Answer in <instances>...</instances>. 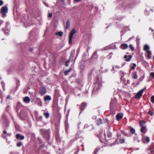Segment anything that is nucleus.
I'll return each mask as SVG.
<instances>
[{"instance_id": "9b49d317", "label": "nucleus", "mask_w": 154, "mask_h": 154, "mask_svg": "<svg viewBox=\"0 0 154 154\" xmlns=\"http://www.w3.org/2000/svg\"><path fill=\"white\" fill-rule=\"evenodd\" d=\"M128 48V45L125 44H122L120 46V48L123 50L126 49Z\"/></svg>"}, {"instance_id": "7ed1b4c3", "label": "nucleus", "mask_w": 154, "mask_h": 154, "mask_svg": "<svg viewBox=\"0 0 154 154\" xmlns=\"http://www.w3.org/2000/svg\"><path fill=\"white\" fill-rule=\"evenodd\" d=\"M146 89L145 87L144 89L141 90L137 93L135 95V98H140L142 96L143 93V92L144 90Z\"/></svg>"}, {"instance_id": "0eeeda50", "label": "nucleus", "mask_w": 154, "mask_h": 154, "mask_svg": "<svg viewBox=\"0 0 154 154\" xmlns=\"http://www.w3.org/2000/svg\"><path fill=\"white\" fill-rule=\"evenodd\" d=\"M46 88L43 87L40 89L39 93L42 96L46 93Z\"/></svg>"}, {"instance_id": "4468645a", "label": "nucleus", "mask_w": 154, "mask_h": 154, "mask_svg": "<svg viewBox=\"0 0 154 154\" xmlns=\"http://www.w3.org/2000/svg\"><path fill=\"white\" fill-rule=\"evenodd\" d=\"M139 122L140 126L141 128L145 126L144 125L146 123V122L144 120H140Z\"/></svg>"}, {"instance_id": "052dcab7", "label": "nucleus", "mask_w": 154, "mask_h": 154, "mask_svg": "<svg viewBox=\"0 0 154 154\" xmlns=\"http://www.w3.org/2000/svg\"><path fill=\"white\" fill-rule=\"evenodd\" d=\"M152 32H153V29H152Z\"/></svg>"}, {"instance_id": "393cba45", "label": "nucleus", "mask_w": 154, "mask_h": 154, "mask_svg": "<svg viewBox=\"0 0 154 154\" xmlns=\"http://www.w3.org/2000/svg\"><path fill=\"white\" fill-rule=\"evenodd\" d=\"M63 32H56L55 34L56 35H59L60 36H62L63 35Z\"/></svg>"}, {"instance_id": "2eb2a0df", "label": "nucleus", "mask_w": 154, "mask_h": 154, "mask_svg": "<svg viewBox=\"0 0 154 154\" xmlns=\"http://www.w3.org/2000/svg\"><path fill=\"white\" fill-rule=\"evenodd\" d=\"M122 7L125 9L127 8L130 7V5L126 2H123L122 4Z\"/></svg>"}, {"instance_id": "a18cd8bd", "label": "nucleus", "mask_w": 154, "mask_h": 154, "mask_svg": "<svg viewBox=\"0 0 154 154\" xmlns=\"http://www.w3.org/2000/svg\"><path fill=\"white\" fill-rule=\"evenodd\" d=\"M52 16V14L51 13H49L48 14V17H51Z\"/></svg>"}, {"instance_id": "72a5a7b5", "label": "nucleus", "mask_w": 154, "mask_h": 154, "mask_svg": "<svg viewBox=\"0 0 154 154\" xmlns=\"http://www.w3.org/2000/svg\"><path fill=\"white\" fill-rule=\"evenodd\" d=\"M112 55V52H111L109 54L107 57H109V58L110 59L111 58Z\"/></svg>"}, {"instance_id": "8fccbe9b", "label": "nucleus", "mask_w": 154, "mask_h": 154, "mask_svg": "<svg viewBox=\"0 0 154 154\" xmlns=\"http://www.w3.org/2000/svg\"><path fill=\"white\" fill-rule=\"evenodd\" d=\"M69 65L68 63L67 62H65V66H68Z\"/></svg>"}, {"instance_id": "49530a36", "label": "nucleus", "mask_w": 154, "mask_h": 154, "mask_svg": "<svg viewBox=\"0 0 154 154\" xmlns=\"http://www.w3.org/2000/svg\"><path fill=\"white\" fill-rule=\"evenodd\" d=\"M117 137L118 139L119 138H120L119 137L121 136V134H117Z\"/></svg>"}, {"instance_id": "f3484780", "label": "nucleus", "mask_w": 154, "mask_h": 154, "mask_svg": "<svg viewBox=\"0 0 154 154\" xmlns=\"http://www.w3.org/2000/svg\"><path fill=\"white\" fill-rule=\"evenodd\" d=\"M103 123V121L100 118H99V120L97 121V125L98 126H99L100 125L102 124Z\"/></svg>"}, {"instance_id": "a19ab883", "label": "nucleus", "mask_w": 154, "mask_h": 154, "mask_svg": "<svg viewBox=\"0 0 154 154\" xmlns=\"http://www.w3.org/2000/svg\"><path fill=\"white\" fill-rule=\"evenodd\" d=\"M150 76L154 78V72H151L150 73Z\"/></svg>"}, {"instance_id": "39448f33", "label": "nucleus", "mask_w": 154, "mask_h": 154, "mask_svg": "<svg viewBox=\"0 0 154 154\" xmlns=\"http://www.w3.org/2000/svg\"><path fill=\"white\" fill-rule=\"evenodd\" d=\"M104 136L106 137V135L107 136L106 137H105L106 140H109L112 136V133L110 131H107L106 134H104Z\"/></svg>"}, {"instance_id": "9d476101", "label": "nucleus", "mask_w": 154, "mask_h": 154, "mask_svg": "<svg viewBox=\"0 0 154 154\" xmlns=\"http://www.w3.org/2000/svg\"><path fill=\"white\" fill-rule=\"evenodd\" d=\"M147 131V128L145 126L143 127H141L140 129V131L142 133H146Z\"/></svg>"}, {"instance_id": "f03ea898", "label": "nucleus", "mask_w": 154, "mask_h": 154, "mask_svg": "<svg viewBox=\"0 0 154 154\" xmlns=\"http://www.w3.org/2000/svg\"><path fill=\"white\" fill-rule=\"evenodd\" d=\"M102 85V83L101 81H97L95 83V86L94 88V91L97 90H99Z\"/></svg>"}, {"instance_id": "1a4fd4ad", "label": "nucleus", "mask_w": 154, "mask_h": 154, "mask_svg": "<svg viewBox=\"0 0 154 154\" xmlns=\"http://www.w3.org/2000/svg\"><path fill=\"white\" fill-rule=\"evenodd\" d=\"M132 57L131 55H129L128 56L125 55L124 56V58L125 59V61L127 62H129L131 59Z\"/></svg>"}, {"instance_id": "5fc2aeb1", "label": "nucleus", "mask_w": 154, "mask_h": 154, "mask_svg": "<svg viewBox=\"0 0 154 154\" xmlns=\"http://www.w3.org/2000/svg\"><path fill=\"white\" fill-rule=\"evenodd\" d=\"M144 134H145L144 133H142L141 134V135L143 137V136H144Z\"/></svg>"}, {"instance_id": "423d86ee", "label": "nucleus", "mask_w": 154, "mask_h": 154, "mask_svg": "<svg viewBox=\"0 0 154 154\" xmlns=\"http://www.w3.org/2000/svg\"><path fill=\"white\" fill-rule=\"evenodd\" d=\"M50 131L49 130H48L43 131V135L44 137L46 139H48L50 136Z\"/></svg>"}, {"instance_id": "603ef678", "label": "nucleus", "mask_w": 154, "mask_h": 154, "mask_svg": "<svg viewBox=\"0 0 154 154\" xmlns=\"http://www.w3.org/2000/svg\"><path fill=\"white\" fill-rule=\"evenodd\" d=\"M140 82L138 80V82H137V83L136 84V85H139V84Z\"/></svg>"}, {"instance_id": "680f3d73", "label": "nucleus", "mask_w": 154, "mask_h": 154, "mask_svg": "<svg viewBox=\"0 0 154 154\" xmlns=\"http://www.w3.org/2000/svg\"><path fill=\"white\" fill-rule=\"evenodd\" d=\"M59 150H61V149H59Z\"/></svg>"}, {"instance_id": "09e8293b", "label": "nucleus", "mask_w": 154, "mask_h": 154, "mask_svg": "<svg viewBox=\"0 0 154 154\" xmlns=\"http://www.w3.org/2000/svg\"><path fill=\"white\" fill-rule=\"evenodd\" d=\"M3 133L5 134H7V132L6 131H5V130H4L3 131Z\"/></svg>"}, {"instance_id": "58836bf2", "label": "nucleus", "mask_w": 154, "mask_h": 154, "mask_svg": "<svg viewBox=\"0 0 154 154\" xmlns=\"http://www.w3.org/2000/svg\"><path fill=\"white\" fill-rule=\"evenodd\" d=\"M129 48H131L132 51H134V48L131 45H129Z\"/></svg>"}, {"instance_id": "e2e57ef3", "label": "nucleus", "mask_w": 154, "mask_h": 154, "mask_svg": "<svg viewBox=\"0 0 154 154\" xmlns=\"http://www.w3.org/2000/svg\"><path fill=\"white\" fill-rule=\"evenodd\" d=\"M127 54H128V52H127Z\"/></svg>"}, {"instance_id": "0e129e2a", "label": "nucleus", "mask_w": 154, "mask_h": 154, "mask_svg": "<svg viewBox=\"0 0 154 154\" xmlns=\"http://www.w3.org/2000/svg\"><path fill=\"white\" fill-rule=\"evenodd\" d=\"M9 98V96H8V97H7V98Z\"/></svg>"}, {"instance_id": "20e7f679", "label": "nucleus", "mask_w": 154, "mask_h": 154, "mask_svg": "<svg viewBox=\"0 0 154 154\" xmlns=\"http://www.w3.org/2000/svg\"><path fill=\"white\" fill-rule=\"evenodd\" d=\"M8 9L7 6L2 7L0 10V13L5 14L8 12Z\"/></svg>"}, {"instance_id": "c03bdc74", "label": "nucleus", "mask_w": 154, "mask_h": 154, "mask_svg": "<svg viewBox=\"0 0 154 154\" xmlns=\"http://www.w3.org/2000/svg\"><path fill=\"white\" fill-rule=\"evenodd\" d=\"M60 1L62 3V4L63 5H64L65 3H64V0H60Z\"/></svg>"}, {"instance_id": "ddd939ff", "label": "nucleus", "mask_w": 154, "mask_h": 154, "mask_svg": "<svg viewBox=\"0 0 154 154\" xmlns=\"http://www.w3.org/2000/svg\"><path fill=\"white\" fill-rule=\"evenodd\" d=\"M132 78L134 79H137L138 78L137 73L136 72H133L131 74Z\"/></svg>"}, {"instance_id": "338daca9", "label": "nucleus", "mask_w": 154, "mask_h": 154, "mask_svg": "<svg viewBox=\"0 0 154 154\" xmlns=\"http://www.w3.org/2000/svg\"><path fill=\"white\" fill-rule=\"evenodd\" d=\"M9 98V96H8V97H7V98Z\"/></svg>"}, {"instance_id": "cd10ccee", "label": "nucleus", "mask_w": 154, "mask_h": 154, "mask_svg": "<svg viewBox=\"0 0 154 154\" xmlns=\"http://www.w3.org/2000/svg\"><path fill=\"white\" fill-rule=\"evenodd\" d=\"M121 132L125 136L128 137L129 136L128 134L127 133H126L125 132V131H124L122 130L121 131Z\"/></svg>"}, {"instance_id": "2f4dec72", "label": "nucleus", "mask_w": 154, "mask_h": 154, "mask_svg": "<svg viewBox=\"0 0 154 154\" xmlns=\"http://www.w3.org/2000/svg\"><path fill=\"white\" fill-rule=\"evenodd\" d=\"M119 142L121 143H125V140L124 139H121L120 138H119Z\"/></svg>"}, {"instance_id": "3c124183", "label": "nucleus", "mask_w": 154, "mask_h": 154, "mask_svg": "<svg viewBox=\"0 0 154 154\" xmlns=\"http://www.w3.org/2000/svg\"><path fill=\"white\" fill-rule=\"evenodd\" d=\"M70 61V59L68 60L66 62L69 63Z\"/></svg>"}, {"instance_id": "bf43d9fd", "label": "nucleus", "mask_w": 154, "mask_h": 154, "mask_svg": "<svg viewBox=\"0 0 154 154\" xmlns=\"http://www.w3.org/2000/svg\"><path fill=\"white\" fill-rule=\"evenodd\" d=\"M154 152V151H153V150H152V151H151V152Z\"/></svg>"}, {"instance_id": "ea45409f", "label": "nucleus", "mask_w": 154, "mask_h": 154, "mask_svg": "<svg viewBox=\"0 0 154 154\" xmlns=\"http://www.w3.org/2000/svg\"><path fill=\"white\" fill-rule=\"evenodd\" d=\"M3 4V2L2 0H0V6L2 5Z\"/></svg>"}, {"instance_id": "69168bd1", "label": "nucleus", "mask_w": 154, "mask_h": 154, "mask_svg": "<svg viewBox=\"0 0 154 154\" xmlns=\"http://www.w3.org/2000/svg\"><path fill=\"white\" fill-rule=\"evenodd\" d=\"M9 98V96H8V97H7V98Z\"/></svg>"}, {"instance_id": "4be33fe9", "label": "nucleus", "mask_w": 154, "mask_h": 154, "mask_svg": "<svg viewBox=\"0 0 154 154\" xmlns=\"http://www.w3.org/2000/svg\"><path fill=\"white\" fill-rule=\"evenodd\" d=\"M149 49V46L147 45H145L144 46L143 49L145 51H148Z\"/></svg>"}, {"instance_id": "5701e85b", "label": "nucleus", "mask_w": 154, "mask_h": 154, "mask_svg": "<svg viewBox=\"0 0 154 154\" xmlns=\"http://www.w3.org/2000/svg\"><path fill=\"white\" fill-rule=\"evenodd\" d=\"M147 53L148 54V55L147 56L148 58L149 59H151V51L149 50H148L147 51Z\"/></svg>"}, {"instance_id": "b1692460", "label": "nucleus", "mask_w": 154, "mask_h": 154, "mask_svg": "<svg viewBox=\"0 0 154 154\" xmlns=\"http://www.w3.org/2000/svg\"><path fill=\"white\" fill-rule=\"evenodd\" d=\"M114 105L113 103V101H111L110 103V109L111 111L113 110V107Z\"/></svg>"}, {"instance_id": "f8f14e48", "label": "nucleus", "mask_w": 154, "mask_h": 154, "mask_svg": "<svg viewBox=\"0 0 154 154\" xmlns=\"http://www.w3.org/2000/svg\"><path fill=\"white\" fill-rule=\"evenodd\" d=\"M16 137L17 139H19L21 140H23L25 138L24 136H21L19 134H16Z\"/></svg>"}, {"instance_id": "bb28decb", "label": "nucleus", "mask_w": 154, "mask_h": 154, "mask_svg": "<svg viewBox=\"0 0 154 154\" xmlns=\"http://www.w3.org/2000/svg\"><path fill=\"white\" fill-rule=\"evenodd\" d=\"M71 69L70 68L69 69L67 70H66V71H65V72H64V74L65 75H68V73L69 72H70L71 71Z\"/></svg>"}, {"instance_id": "79ce46f5", "label": "nucleus", "mask_w": 154, "mask_h": 154, "mask_svg": "<svg viewBox=\"0 0 154 154\" xmlns=\"http://www.w3.org/2000/svg\"><path fill=\"white\" fill-rule=\"evenodd\" d=\"M105 122L108 124V125L109 124V120L108 119H105Z\"/></svg>"}, {"instance_id": "c85d7f7f", "label": "nucleus", "mask_w": 154, "mask_h": 154, "mask_svg": "<svg viewBox=\"0 0 154 154\" xmlns=\"http://www.w3.org/2000/svg\"><path fill=\"white\" fill-rule=\"evenodd\" d=\"M130 131L132 134H134L135 133V130L132 127L130 128Z\"/></svg>"}, {"instance_id": "7c9ffc66", "label": "nucleus", "mask_w": 154, "mask_h": 154, "mask_svg": "<svg viewBox=\"0 0 154 154\" xmlns=\"http://www.w3.org/2000/svg\"><path fill=\"white\" fill-rule=\"evenodd\" d=\"M133 66H130L131 67L130 68L132 69H134L135 68V67L136 66V64L134 63H133Z\"/></svg>"}, {"instance_id": "a211bd4d", "label": "nucleus", "mask_w": 154, "mask_h": 154, "mask_svg": "<svg viewBox=\"0 0 154 154\" xmlns=\"http://www.w3.org/2000/svg\"><path fill=\"white\" fill-rule=\"evenodd\" d=\"M51 99V97L48 95L46 96L44 98V100L45 101H47L48 100H50Z\"/></svg>"}, {"instance_id": "e433bc0d", "label": "nucleus", "mask_w": 154, "mask_h": 154, "mask_svg": "<svg viewBox=\"0 0 154 154\" xmlns=\"http://www.w3.org/2000/svg\"><path fill=\"white\" fill-rule=\"evenodd\" d=\"M151 101L152 103H154V96H152L151 97Z\"/></svg>"}, {"instance_id": "4c0bfd02", "label": "nucleus", "mask_w": 154, "mask_h": 154, "mask_svg": "<svg viewBox=\"0 0 154 154\" xmlns=\"http://www.w3.org/2000/svg\"><path fill=\"white\" fill-rule=\"evenodd\" d=\"M148 113L151 116H152L153 115V112L150 110L149 111Z\"/></svg>"}, {"instance_id": "de8ad7c7", "label": "nucleus", "mask_w": 154, "mask_h": 154, "mask_svg": "<svg viewBox=\"0 0 154 154\" xmlns=\"http://www.w3.org/2000/svg\"><path fill=\"white\" fill-rule=\"evenodd\" d=\"M97 153V151L96 149H95L94 151L92 154H96Z\"/></svg>"}, {"instance_id": "864d4df0", "label": "nucleus", "mask_w": 154, "mask_h": 154, "mask_svg": "<svg viewBox=\"0 0 154 154\" xmlns=\"http://www.w3.org/2000/svg\"><path fill=\"white\" fill-rule=\"evenodd\" d=\"M44 4L47 6H48V4L46 3H45V2H44Z\"/></svg>"}, {"instance_id": "6ab92c4d", "label": "nucleus", "mask_w": 154, "mask_h": 154, "mask_svg": "<svg viewBox=\"0 0 154 154\" xmlns=\"http://www.w3.org/2000/svg\"><path fill=\"white\" fill-rule=\"evenodd\" d=\"M66 29H69L70 27V21L68 20L67 21L66 24Z\"/></svg>"}, {"instance_id": "dca6fc26", "label": "nucleus", "mask_w": 154, "mask_h": 154, "mask_svg": "<svg viewBox=\"0 0 154 154\" xmlns=\"http://www.w3.org/2000/svg\"><path fill=\"white\" fill-rule=\"evenodd\" d=\"M23 101L26 103H29L30 101V99L28 97H26L23 100Z\"/></svg>"}, {"instance_id": "c9c22d12", "label": "nucleus", "mask_w": 154, "mask_h": 154, "mask_svg": "<svg viewBox=\"0 0 154 154\" xmlns=\"http://www.w3.org/2000/svg\"><path fill=\"white\" fill-rule=\"evenodd\" d=\"M145 140L146 142L149 143L150 141V139L149 137H146L145 138Z\"/></svg>"}, {"instance_id": "13d9d810", "label": "nucleus", "mask_w": 154, "mask_h": 154, "mask_svg": "<svg viewBox=\"0 0 154 154\" xmlns=\"http://www.w3.org/2000/svg\"><path fill=\"white\" fill-rule=\"evenodd\" d=\"M3 22L2 21H0V25L1 24H2V23Z\"/></svg>"}, {"instance_id": "f704fd0d", "label": "nucleus", "mask_w": 154, "mask_h": 154, "mask_svg": "<svg viewBox=\"0 0 154 154\" xmlns=\"http://www.w3.org/2000/svg\"><path fill=\"white\" fill-rule=\"evenodd\" d=\"M22 145V143L21 142H20L17 143V147H20Z\"/></svg>"}, {"instance_id": "6e6d98bb", "label": "nucleus", "mask_w": 154, "mask_h": 154, "mask_svg": "<svg viewBox=\"0 0 154 154\" xmlns=\"http://www.w3.org/2000/svg\"><path fill=\"white\" fill-rule=\"evenodd\" d=\"M56 140H57V141H59V139L58 138H57V137H56Z\"/></svg>"}, {"instance_id": "37998d69", "label": "nucleus", "mask_w": 154, "mask_h": 154, "mask_svg": "<svg viewBox=\"0 0 154 154\" xmlns=\"http://www.w3.org/2000/svg\"><path fill=\"white\" fill-rule=\"evenodd\" d=\"M150 147H151L150 148H149V149H151V148H154V146H153V144H151Z\"/></svg>"}, {"instance_id": "4d7b16f0", "label": "nucleus", "mask_w": 154, "mask_h": 154, "mask_svg": "<svg viewBox=\"0 0 154 154\" xmlns=\"http://www.w3.org/2000/svg\"><path fill=\"white\" fill-rule=\"evenodd\" d=\"M76 2H79L81 0H75Z\"/></svg>"}, {"instance_id": "a878e982", "label": "nucleus", "mask_w": 154, "mask_h": 154, "mask_svg": "<svg viewBox=\"0 0 154 154\" xmlns=\"http://www.w3.org/2000/svg\"><path fill=\"white\" fill-rule=\"evenodd\" d=\"M97 57V52L95 51L92 55V57L94 58H96Z\"/></svg>"}, {"instance_id": "aec40b11", "label": "nucleus", "mask_w": 154, "mask_h": 154, "mask_svg": "<svg viewBox=\"0 0 154 154\" xmlns=\"http://www.w3.org/2000/svg\"><path fill=\"white\" fill-rule=\"evenodd\" d=\"M122 116L119 114H118L116 115V118L117 120H119L122 119Z\"/></svg>"}, {"instance_id": "6e6552de", "label": "nucleus", "mask_w": 154, "mask_h": 154, "mask_svg": "<svg viewBox=\"0 0 154 154\" xmlns=\"http://www.w3.org/2000/svg\"><path fill=\"white\" fill-rule=\"evenodd\" d=\"M86 105L87 104L85 102H83L81 104L80 108L81 111L84 110Z\"/></svg>"}, {"instance_id": "f257e3e1", "label": "nucleus", "mask_w": 154, "mask_h": 154, "mask_svg": "<svg viewBox=\"0 0 154 154\" xmlns=\"http://www.w3.org/2000/svg\"><path fill=\"white\" fill-rule=\"evenodd\" d=\"M76 33V31L75 29H73L70 33L69 35V44L72 43V40L73 36L75 33Z\"/></svg>"}, {"instance_id": "c756f323", "label": "nucleus", "mask_w": 154, "mask_h": 154, "mask_svg": "<svg viewBox=\"0 0 154 154\" xmlns=\"http://www.w3.org/2000/svg\"><path fill=\"white\" fill-rule=\"evenodd\" d=\"M1 84H2V86L4 91L5 90V84L3 81H2L1 82Z\"/></svg>"}, {"instance_id": "473e14b6", "label": "nucleus", "mask_w": 154, "mask_h": 154, "mask_svg": "<svg viewBox=\"0 0 154 154\" xmlns=\"http://www.w3.org/2000/svg\"><path fill=\"white\" fill-rule=\"evenodd\" d=\"M144 77H145V76L144 75H143V76H142L139 79H138V80L139 81H140V82H141L144 79Z\"/></svg>"}, {"instance_id": "412c9836", "label": "nucleus", "mask_w": 154, "mask_h": 154, "mask_svg": "<svg viewBox=\"0 0 154 154\" xmlns=\"http://www.w3.org/2000/svg\"><path fill=\"white\" fill-rule=\"evenodd\" d=\"M43 115L45 116V118L46 119H48L49 118L50 116L49 113L48 112H44Z\"/></svg>"}]
</instances>
